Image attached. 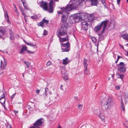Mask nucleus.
<instances>
[{"label":"nucleus","mask_w":128,"mask_h":128,"mask_svg":"<svg viewBox=\"0 0 128 128\" xmlns=\"http://www.w3.org/2000/svg\"><path fill=\"white\" fill-rule=\"evenodd\" d=\"M72 3L69 5H68L65 8L68 11L76 8L79 4L82 2V0H71Z\"/></svg>","instance_id":"obj_2"},{"label":"nucleus","mask_w":128,"mask_h":128,"mask_svg":"<svg viewBox=\"0 0 128 128\" xmlns=\"http://www.w3.org/2000/svg\"><path fill=\"white\" fill-rule=\"evenodd\" d=\"M73 19L76 20L75 21L78 22L80 21H82V15L81 14H76L73 16Z\"/></svg>","instance_id":"obj_9"},{"label":"nucleus","mask_w":128,"mask_h":128,"mask_svg":"<svg viewBox=\"0 0 128 128\" xmlns=\"http://www.w3.org/2000/svg\"><path fill=\"white\" fill-rule=\"evenodd\" d=\"M123 38L124 39H125L128 42V35L127 34H124L122 35Z\"/></svg>","instance_id":"obj_24"},{"label":"nucleus","mask_w":128,"mask_h":128,"mask_svg":"<svg viewBox=\"0 0 128 128\" xmlns=\"http://www.w3.org/2000/svg\"><path fill=\"white\" fill-rule=\"evenodd\" d=\"M92 41L94 42H96L97 40L95 37H93L92 39Z\"/></svg>","instance_id":"obj_38"},{"label":"nucleus","mask_w":128,"mask_h":128,"mask_svg":"<svg viewBox=\"0 0 128 128\" xmlns=\"http://www.w3.org/2000/svg\"><path fill=\"white\" fill-rule=\"evenodd\" d=\"M24 6V8L26 9H28L27 6V5L26 4V3L25 2L24 3V4H23Z\"/></svg>","instance_id":"obj_33"},{"label":"nucleus","mask_w":128,"mask_h":128,"mask_svg":"<svg viewBox=\"0 0 128 128\" xmlns=\"http://www.w3.org/2000/svg\"><path fill=\"white\" fill-rule=\"evenodd\" d=\"M115 88H116V89H117V90H119V89H120V88L119 86H115Z\"/></svg>","instance_id":"obj_52"},{"label":"nucleus","mask_w":128,"mask_h":128,"mask_svg":"<svg viewBox=\"0 0 128 128\" xmlns=\"http://www.w3.org/2000/svg\"><path fill=\"white\" fill-rule=\"evenodd\" d=\"M102 3L103 4L104 3H105V0H101Z\"/></svg>","instance_id":"obj_58"},{"label":"nucleus","mask_w":128,"mask_h":128,"mask_svg":"<svg viewBox=\"0 0 128 128\" xmlns=\"http://www.w3.org/2000/svg\"><path fill=\"white\" fill-rule=\"evenodd\" d=\"M62 52H68L69 51V50L67 48L62 49Z\"/></svg>","instance_id":"obj_36"},{"label":"nucleus","mask_w":128,"mask_h":128,"mask_svg":"<svg viewBox=\"0 0 128 128\" xmlns=\"http://www.w3.org/2000/svg\"><path fill=\"white\" fill-rule=\"evenodd\" d=\"M5 95L4 93H3V94H2L1 96V98H0V100L2 101V102H4V103L5 102L6 99L4 98Z\"/></svg>","instance_id":"obj_22"},{"label":"nucleus","mask_w":128,"mask_h":128,"mask_svg":"<svg viewBox=\"0 0 128 128\" xmlns=\"http://www.w3.org/2000/svg\"><path fill=\"white\" fill-rule=\"evenodd\" d=\"M88 19L90 20V21L92 20H93V18H92L91 16H90V17L88 18Z\"/></svg>","instance_id":"obj_46"},{"label":"nucleus","mask_w":128,"mask_h":128,"mask_svg":"<svg viewBox=\"0 0 128 128\" xmlns=\"http://www.w3.org/2000/svg\"><path fill=\"white\" fill-rule=\"evenodd\" d=\"M85 70L84 71V74L86 75H88L89 73V71L88 68V67L84 68Z\"/></svg>","instance_id":"obj_25"},{"label":"nucleus","mask_w":128,"mask_h":128,"mask_svg":"<svg viewBox=\"0 0 128 128\" xmlns=\"http://www.w3.org/2000/svg\"><path fill=\"white\" fill-rule=\"evenodd\" d=\"M98 35L99 37L98 41H100L104 39L105 35L104 31H102L100 34H98Z\"/></svg>","instance_id":"obj_11"},{"label":"nucleus","mask_w":128,"mask_h":128,"mask_svg":"<svg viewBox=\"0 0 128 128\" xmlns=\"http://www.w3.org/2000/svg\"><path fill=\"white\" fill-rule=\"evenodd\" d=\"M0 102L1 103L2 106H3L4 109H6V108L5 106V102H4H4H2V101Z\"/></svg>","instance_id":"obj_34"},{"label":"nucleus","mask_w":128,"mask_h":128,"mask_svg":"<svg viewBox=\"0 0 128 128\" xmlns=\"http://www.w3.org/2000/svg\"><path fill=\"white\" fill-rule=\"evenodd\" d=\"M63 86L62 85H61L60 87V89L62 90H64V89L63 88Z\"/></svg>","instance_id":"obj_48"},{"label":"nucleus","mask_w":128,"mask_h":128,"mask_svg":"<svg viewBox=\"0 0 128 128\" xmlns=\"http://www.w3.org/2000/svg\"><path fill=\"white\" fill-rule=\"evenodd\" d=\"M26 44L27 45L30 46L35 48L36 47L35 44H33L32 43H30L27 42H25Z\"/></svg>","instance_id":"obj_27"},{"label":"nucleus","mask_w":128,"mask_h":128,"mask_svg":"<svg viewBox=\"0 0 128 128\" xmlns=\"http://www.w3.org/2000/svg\"><path fill=\"white\" fill-rule=\"evenodd\" d=\"M24 62L27 68H30V63L26 61H24Z\"/></svg>","instance_id":"obj_26"},{"label":"nucleus","mask_w":128,"mask_h":128,"mask_svg":"<svg viewBox=\"0 0 128 128\" xmlns=\"http://www.w3.org/2000/svg\"><path fill=\"white\" fill-rule=\"evenodd\" d=\"M119 45L121 47H122V48L124 49V47L122 45L120 44H119Z\"/></svg>","instance_id":"obj_61"},{"label":"nucleus","mask_w":128,"mask_h":128,"mask_svg":"<svg viewBox=\"0 0 128 128\" xmlns=\"http://www.w3.org/2000/svg\"><path fill=\"white\" fill-rule=\"evenodd\" d=\"M16 93H15L12 96H11V98L12 99L14 97V96L16 95Z\"/></svg>","instance_id":"obj_54"},{"label":"nucleus","mask_w":128,"mask_h":128,"mask_svg":"<svg viewBox=\"0 0 128 128\" xmlns=\"http://www.w3.org/2000/svg\"><path fill=\"white\" fill-rule=\"evenodd\" d=\"M44 23L42 21L41 22H40L38 24V25L39 26H41L43 27L44 26Z\"/></svg>","instance_id":"obj_31"},{"label":"nucleus","mask_w":128,"mask_h":128,"mask_svg":"<svg viewBox=\"0 0 128 128\" xmlns=\"http://www.w3.org/2000/svg\"><path fill=\"white\" fill-rule=\"evenodd\" d=\"M116 66L118 70L120 72H124L126 69V64L122 62H120L119 64L116 65Z\"/></svg>","instance_id":"obj_8"},{"label":"nucleus","mask_w":128,"mask_h":128,"mask_svg":"<svg viewBox=\"0 0 128 128\" xmlns=\"http://www.w3.org/2000/svg\"><path fill=\"white\" fill-rule=\"evenodd\" d=\"M20 10H21V11L22 14H23V13H24V10H23V9L22 8H20Z\"/></svg>","instance_id":"obj_50"},{"label":"nucleus","mask_w":128,"mask_h":128,"mask_svg":"<svg viewBox=\"0 0 128 128\" xmlns=\"http://www.w3.org/2000/svg\"><path fill=\"white\" fill-rule=\"evenodd\" d=\"M6 127L7 128H12L10 124H8L6 126Z\"/></svg>","instance_id":"obj_45"},{"label":"nucleus","mask_w":128,"mask_h":128,"mask_svg":"<svg viewBox=\"0 0 128 128\" xmlns=\"http://www.w3.org/2000/svg\"><path fill=\"white\" fill-rule=\"evenodd\" d=\"M22 2V4H24V3L25 2V0H21Z\"/></svg>","instance_id":"obj_62"},{"label":"nucleus","mask_w":128,"mask_h":128,"mask_svg":"<svg viewBox=\"0 0 128 128\" xmlns=\"http://www.w3.org/2000/svg\"><path fill=\"white\" fill-rule=\"evenodd\" d=\"M44 23H46V24H48L49 21V20H46L44 18L42 20Z\"/></svg>","instance_id":"obj_30"},{"label":"nucleus","mask_w":128,"mask_h":128,"mask_svg":"<svg viewBox=\"0 0 128 128\" xmlns=\"http://www.w3.org/2000/svg\"><path fill=\"white\" fill-rule=\"evenodd\" d=\"M124 100L125 101L126 103L128 102V94H126L124 96Z\"/></svg>","instance_id":"obj_23"},{"label":"nucleus","mask_w":128,"mask_h":128,"mask_svg":"<svg viewBox=\"0 0 128 128\" xmlns=\"http://www.w3.org/2000/svg\"><path fill=\"white\" fill-rule=\"evenodd\" d=\"M103 4L104 5L105 8H108L107 6L106 5V2L104 3Z\"/></svg>","instance_id":"obj_47"},{"label":"nucleus","mask_w":128,"mask_h":128,"mask_svg":"<svg viewBox=\"0 0 128 128\" xmlns=\"http://www.w3.org/2000/svg\"><path fill=\"white\" fill-rule=\"evenodd\" d=\"M14 112L15 114H17L18 113V111L17 110H14Z\"/></svg>","instance_id":"obj_59"},{"label":"nucleus","mask_w":128,"mask_h":128,"mask_svg":"<svg viewBox=\"0 0 128 128\" xmlns=\"http://www.w3.org/2000/svg\"><path fill=\"white\" fill-rule=\"evenodd\" d=\"M100 98L101 100L100 104L101 105H102V104H103L104 102V103L105 102V100H106V98L105 97L103 98L101 96Z\"/></svg>","instance_id":"obj_21"},{"label":"nucleus","mask_w":128,"mask_h":128,"mask_svg":"<svg viewBox=\"0 0 128 128\" xmlns=\"http://www.w3.org/2000/svg\"><path fill=\"white\" fill-rule=\"evenodd\" d=\"M62 10V12H58V13L59 14H62L63 15L62 18V23H64L66 22V18L68 17L69 13L67 12V10L65 8H64Z\"/></svg>","instance_id":"obj_6"},{"label":"nucleus","mask_w":128,"mask_h":128,"mask_svg":"<svg viewBox=\"0 0 128 128\" xmlns=\"http://www.w3.org/2000/svg\"><path fill=\"white\" fill-rule=\"evenodd\" d=\"M120 58H122V56H119L118 55L117 59H119Z\"/></svg>","instance_id":"obj_60"},{"label":"nucleus","mask_w":128,"mask_h":128,"mask_svg":"<svg viewBox=\"0 0 128 128\" xmlns=\"http://www.w3.org/2000/svg\"><path fill=\"white\" fill-rule=\"evenodd\" d=\"M28 53L30 54V51H29V50H28L27 49L26 50V51Z\"/></svg>","instance_id":"obj_56"},{"label":"nucleus","mask_w":128,"mask_h":128,"mask_svg":"<svg viewBox=\"0 0 128 128\" xmlns=\"http://www.w3.org/2000/svg\"><path fill=\"white\" fill-rule=\"evenodd\" d=\"M6 31L3 28L0 27V32L3 35H4L6 33Z\"/></svg>","instance_id":"obj_17"},{"label":"nucleus","mask_w":128,"mask_h":128,"mask_svg":"<svg viewBox=\"0 0 128 128\" xmlns=\"http://www.w3.org/2000/svg\"><path fill=\"white\" fill-rule=\"evenodd\" d=\"M3 58L4 60V61L3 62L2 60L1 61L0 67L1 68V70L3 69L4 68L6 65L7 64L6 63V62L5 59L4 58Z\"/></svg>","instance_id":"obj_12"},{"label":"nucleus","mask_w":128,"mask_h":128,"mask_svg":"<svg viewBox=\"0 0 128 128\" xmlns=\"http://www.w3.org/2000/svg\"><path fill=\"white\" fill-rule=\"evenodd\" d=\"M22 14L24 15V18H26V17L27 16L24 13H23Z\"/></svg>","instance_id":"obj_57"},{"label":"nucleus","mask_w":128,"mask_h":128,"mask_svg":"<svg viewBox=\"0 0 128 128\" xmlns=\"http://www.w3.org/2000/svg\"><path fill=\"white\" fill-rule=\"evenodd\" d=\"M48 88H46L45 89V94L46 95L47 94V93H48Z\"/></svg>","instance_id":"obj_40"},{"label":"nucleus","mask_w":128,"mask_h":128,"mask_svg":"<svg viewBox=\"0 0 128 128\" xmlns=\"http://www.w3.org/2000/svg\"><path fill=\"white\" fill-rule=\"evenodd\" d=\"M94 113L97 116H99L100 112L99 110H94Z\"/></svg>","instance_id":"obj_28"},{"label":"nucleus","mask_w":128,"mask_h":128,"mask_svg":"<svg viewBox=\"0 0 128 128\" xmlns=\"http://www.w3.org/2000/svg\"><path fill=\"white\" fill-rule=\"evenodd\" d=\"M48 32L45 30H44V31L43 35L44 36L46 35L47 34Z\"/></svg>","instance_id":"obj_39"},{"label":"nucleus","mask_w":128,"mask_h":128,"mask_svg":"<svg viewBox=\"0 0 128 128\" xmlns=\"http://www.w3.org/2000/svg\"><path fill=\"white\" fill-rule=\"evenodd\" d=\"M24 19L25 20L26 22H27V20L26 18H24Z\"/></svg>","instance_id":"obj_64"},{"label":"nucleus","mask_w":128,"mask_h":128,"mask_svg":"<svg viewBox=\"0 0 128 128\" xmlns=\"http://www.w3.org/2000/svg\"><path fill=\"white\" fill-rule=\"evenodd\" d=\"M62 46L63 47H65L67 48H68L70 47V43L68 42L66 44H62Z\"/></svg>","instance_id":"obj_20"},{"label":"nucleus","mask_w":128,"mask_h":128,"mask_svg":"<svg viewBox=\"0 0 128 128\" xmlns=\"http://www.w3.org/2000/svg\"><path fill=\"white\" fill-rule=\"evenodd\" d=\"M78 107L80 109H81L82 108V105L81 104H80L78 106Z\"/></svg>","instance_id":"obj_42"},{"label":"nucleus","mask_w":128,"mask_h":128,"mask_svg":"<svg viewBox=\"0 0 128 128\" xmlns=\"http://www.w3.org/2000/svg\"><path fill=\"white\" fill-rule=\"evenodd\" d=\"M91 2V4L92 6L97 5L98 2V0H90Z\"/></svg>","instance_id":"obj_16"},{"label":"nucleus","mask_w":128,"mask_h":128,"mask_svg":"<svg viewBox=\"0 0 128 128\" xmlns=\"http://www.w3.org/2000/svg\"><path fill=\"white\" fill-rule=\"evenodd\" d=\"M104 114L103 113H100V114L99 116L100 118L102 120H105V117L104 116Z\"/></svg>","instance_id":"obj_18"},{"label":"nucleus","mask_w":128,"mask_h":128,"mask_svg":"<svg viewBox=\"0 0 128 128\" xmlns=\"http://www.w3.org/2000/svg\"><path fill=\"white\" fill-rule=\"evenodd\" d=\"M121 0H117V2L118 4H119Z\"/></svg>","instance_id":"obj_55"},{"label":"nucleus","mask_w":128,"mask_h":128,"mask_svg":"<svg viewBox=\"0 0 128 128\" xmlns=\"http://www.w3.org/2000/svg\"><path fill=\"white\" fill-rule=\"evenodd\" d=\"M118 78H120L122 79V80L123 81V78L124 77V75L122 74H118Z\"/></svg>","instance_id":"obj_29"},{"label":"nucleus","mask_w":128,"mask_h":128,"mask_svg":"<svg viewBox=\"0 0 128 128\" xmlns=\"http://www.w3.org/2000/svg\"><path fill=\"white\" fill-rule=\"evenodd\" d=\"M124 105L123 103V100H121V107H124Z\"/></svg>","instance_id":"obj_44"},{"label":"nucleus","mask_w":128,"mask_h":128,"mask_svg":"<svg viewBox=\"0 0 128 128\" xmlns=\"http://www.w3.org/2000/svg\"><path fill=\"white\" fill-rule=\"evenodd\" d=\"M51 63V62L50 61H48L46 63V65L48 66H50Z\"/></svg>","instance_id":"obj_41"},{"label":"nucleus","mask_w":128,"mask_h":128,"mask_svg":"<svg viewBox=\"0 0 128 128\" xmlns=\"http://www.w3.org/2000/svg\"><path fill=\"white\" fill-rule=\"evenodd\" d=\"M124 125L126 128H128V121L125 122Z\"/></svg>","instance_id":"obj_37"},{"label":"nucleus","mask_w":128,"mask_h":128,"mask_svg":"<svg viewBox=\"0 0 128 128\" xmlns=\"http://www.w3.org/2000/svg\"><path fill=\"white\" fill-rule=\"evenodd\" d=\"M104 104L106 109L109 110L112 108L114 104V102L113 101L112 97V96L108 97V99L106 101Z\"/></svg>","instance_id":"obj_3"},{"label":"nucleus","mask_w":128,"mask_h":128,"mask_svg":"<svg viewBox=\"0 0 128 128\" xmlns=\"http://www.w3.org/2000/svg\"><path fill=\"white\" fill-rule=\"evenodd\" d=\"M88 60L85 58H84L83 60V65H84V68L88 67V66L87 64Z\"/></svg>","instance_id":"obj_19"},{"label":"nucleus","mask_w":128,"mask_h":128,"mask_svg":"<svg viewBox=\"0 0 128 128\" xmlns=\"http://www.w3.org/2000/svg\"><path fill=\"white\" fill-rule=\"evenodd\" d=\"M66 37L65 38H61L60 36L59 37L60 39V41L61 42H63L68 41V40L69 39L68 38V36L67 35Z\"/></svg>","instance_id":"obj_13"},{"label":"nucleus","mask_w":128,"mask_h":128,"mask_svg":"<svg viewBox=\"0 0 128 128\" xmlns=\"http://www.w3.org/2000/svg\"><path fill=\"white\" fill-rule=\"evenodd\" d=\"M81 24L83 29L85 30H86L88 29V26H90L91 25V23L90 21L82 20Z\"/></svg>","instance_id":"obj_7"},{"label":"nucleus","mask_w":128,"mask_h":128,"mask_svg":"<svg viewBox=\"0 0 128 128\" xmlns=\"http://www.w3.org/2000/svg\"><path fill=\"white\" fill-rule=\"evenodd\" d=\"M66 24L60 26L58 32V37L60 36H64L67 35V27Z\"/></svg>","instance_id":"obj_5"},{"label":"nucleus","mask_w":128,"mask_h":128,"mask_svg":"<svg viewBox=\"0 0 128 128\" xmlns=\"http://www.w3.org/2000/svg\"><path fill=\"white\" fill-rule=\"evenodd\" d=\"M119 59H117L116 60L115 62L116 63H117L118 61V60Z\"/></svg>","instance_id":"obj_63"},{"label":"nucleus","mask_w":128,"mask_h":128,"mask_svg":"<svg viewBox=\"0 0 128 128\" xmlns=\"http://www.w3.org/2000/svg\"><path fill=\"white\" fill-rule=\"evenodd\" d=\"M5 17L6 19L7 20V22H8L9 21V18H8V15L7 14L6 16H5Z\"/></svg>","instance_id":"obj_43"},{"label":"nucleus","mask_w":128,"mask_h":128,"mask_svg":"<svg viewBox=\"0 0 128 128\" xmlns=\"http://www.w3.org/2000/svg\"><path fill=\"white\" fill-rule=\"evenodd\" d=\"M61 74L63 78L65 80H68V77L66 73L65 69L64 68H62L61 69Z\"/></svg>","instance_id":"obj_10"},{"label":"nucleus","mask_w":128,"mask_h":128,"mask_svg":"<svg viewBox=\"0 0 128 128\" xmlns=\"http://www.w3.org/2000/svg\"><path fill=\"white\" fill-rule=\"evenodd\" d=\"M10 38L12 40H13L14 39V34H10Z\"/></svg>","instance_id":"obj_32"},{"label":"nucleus","mask_w":128,"mask_h":128,"mask_svg":"<svg viewBox=\"0 0 128 128\" xmlns=\"http://www.w3.org/2000/svg\"><path fill=\"white\" fill-rule=\"evenodd\" d=\"M70 62L69 60L67 57H66L65 59H63L62 63L64 65H66Z\"/></svg>","instance_id":"obj_15"},{"label":"nucleus","mask_w":128,"mask_h":128,"mask_svg":"<svg viewBox=\"0 0 128 128\" xmlns=\"http://www.w3.org/2000/svg\"><path fill=\"white\" fill-rule=\"evenodd\" d=\"M27 49V47L26 46L24 45L22 47L20 51V53L21 54L24 53V52L26 51Z\"/></svg>","instance_id":"obj_14"},{"label":"nucleus","mask_w":128,"mask_h":128,"mask_svg":"<svg viewBox=\"0 0 128 128\" xmlns=\"http://www.w3.org/2000/svg\"><path fill=\"white\" fill-rule=\"evenodd\" d=\"M38 18V16L36 15H35L34 16H31V18L32 19H36V18Z\"/></svg>","instance_id":"obj_35"},{"label":"nucleus","mask_w":128,"mask_h":128,"mask_svg":"<svg viewBox=\"0 0 128 128\" xmlns=\"http://www.w3.org/2000/svg\"><path fill=\"white\" fill-rule=\"evenodd\" d=\"M121 108L122 110L124 112V110H125L124 107H124H121Z\"/></svg>","instance_id":"obj_53"},{"label":"nucleus","mask_w":128,"mask_h":128,"mask_svg":"<svg viewBox=\"0 0 128 128\" xmlns=\"http://www.w3.org/2000/svg\"><path fill=\"white\" fill-rule=\"evenodd\" d=\"M40 6L44 10L48 11L49 12L52 13L53 12L54 9L53 8V2L52 0H51L49 2V6L48 7V3L46 2H44L43 0H42L39 2Z\"/></svg>","instance_id":"obj_1"},{"label":"nucleus","mask_w":128,"mask_h":128,"mask_svg":"<svg viewBox=\"0 0 128 128\" xmlns=\"http://www.w3.org/2000/svg\"><path fill=\"white\" fill-rule=\"evenodd\" d=\"M36 92L37 94H38L40 92V90H36Z\"/></svg>","instance_id":"obj_51"},{"label":"nucleus","mask_w":128,"mask_h":128,"mask_svg":"<svg viewBox=\"0 0 128 128\" xmlns=\"http://www.w3.org/2000/svg\"><path fill=\"white\" fill-rule=\"evenodd\" d=\"M108 23V20L103 21L101 23L96 26L94 28V31L96 32H97L100 29H102V31H104Z\"/></svg>","instance_id":"obj_4"},{"label":"nucleus","mask_w":128,"mask_h":128,"mask_svg":"<svg viewBox=\"0 0 128 128\" xmlns=\"http://www.w3.org/2000/svg\"><path fill=\"white\" fill-rule=\"evenodd\" d=\"M9 34H13L12 31V30L10 29L9 30Z\"/></svg>","instance_id":"obj_49"}]
</instances>
